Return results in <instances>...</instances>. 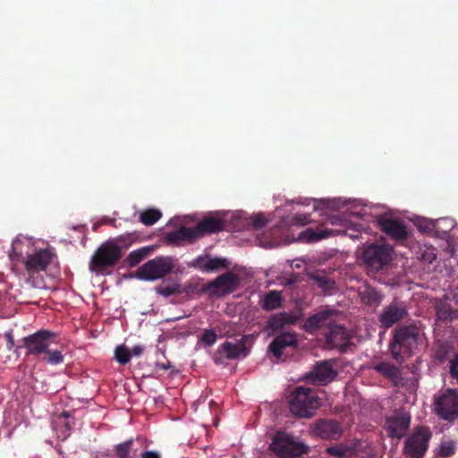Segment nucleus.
<instances>
[{"label":"nucleus","instance_id":"nucleus-3","mask_svg":"<svg viewBox=\"0 0 458 458\" xmlns=\"http://www.w3.org/2000/svg\"><path fill=\"white\" fill-rule=\"evenodd\" d=\"M123 241V236H120L102 243L90 259V271L96 275H104L108 268L115 266L122 258L119 243Z\"/></svg>","mask_w":458,"mask_h":458},{"label":"nucleus","instance_id":"nucleus-11","mask_svg":"<svg viewBox=\"0 0 458 458\" xmlns=\"http://www.w3.org/2000/svg\"><path fill=\"white\" fill-rule=\"evenodd\" d=\"M393 255V249L387 244L372 243L363 251L364 262L376 269H380L387 265Z\"/></svg>","mask_w":458,"mask_h":458},{"label":"nucleus","instance_id":"nucleus-26","mask_svg":"<svg viewBox=\"0 0 458 458\" xmlns=\"http://www.w3.org/2000/svg\"><path fill=\"white\" fill-rule=\"evenodd\" d=\"M373 369L394 383L400 379L399 369L388 362H379L375 364Z\"/></svg>","mask_w":458,"mask_h":458},{"label":"nucleus","instance_id":"nucleus-52","mask_svg":"<svg viewBox=\"0 0 458 458\" xmlns=\"http://www.w3.org/2000/svg\"><path fill=\"white\" fill-rule=\"evenodd\" d=\"M157 367L165 370V369H168L169 368H171V365H170V363H167V364L157 363Z\"/></svg>","mask_w":458,"mask_h":458},{"label":"nucleus","instance_id":"nucleus-15","mask_svg":"<svg viewBox=\"0 0 458 458\" xmlns=\"http://www.w3.org/2000/svg\"><path fill=\"white\" fill-rule=\"evenodd\" d=\"M248 341L250 336L244 335L233 342H225L219 346L218 352L228 360L244 359L250 352V347L247 346Z\"/></svg>","mask_w":458,"mask_h":458},{"label":"nucleus","instance_id":"nucleus-20","mask_svg":"<svg viewBox=\"0 0 458 458\" xmlns=\"http://www.w3.org/2000/svg\"><path fill=\"white\" fill-rule=\"evenodd\" d=\"M296 344V335L292 332H284L270 343L268 350L276 359H280L285 348L294 347Z\"/></svg>","mask_w":458,"mask_h":458},{"label":"nucleus","instance_id":"nucleus-19","mask_svg":"<svg viewBox=\"0 0 458 458\" xmlns=\"http://www.w3.org/2000/svg\"><path fill=\"white\" fill-rule=\"evenodd\" d=\"M406 314V308L403 303H391L380 313L379 321L382 327L388 328L403 318Z\"/></svg>","mask_w":458,"mask_h":458},{"label":"nucleus","instance_id":"nucleus-16","mask_svg":"<svg viewBox=\"0 0 458 458\" xmlns=\"http://www.w3.org/2000/svg\"><path fill=\"white\" fill-rule=\"evenodd\" d=\"M377 224L388 236L394 240H403L407 237L408 232L403 222L394 219L390 216H380Z\"/></svg>","mask_w":458,"mask_h":458},{"label":"nucleus","instance_id":"nucleus-37","mask_svg":"<svg viewBox=\"0 0 458 458\" xmlns=\"http://www.w3.org/2000/svg\"><path fill=\"white\" fill-rule=\"evenodd\" d=\"M296 241L302 243H310L315 242V231L311 228H309L301 232Z\"/></svg>","mask_w":458,"mask_h":458},{"label":"nucleus","instance_id":"nucleus-34","mask_svg":"<svg viewBox=\"0 0 458 458\" xmlns=\"http://www.w3.org/2000/svg\"><path fill=\"white\" fill-rule=\"evenodd\" d=\"M157 293L164 297H168L179 292V285L173 284H161L156 288Z\"/></svg>","mask_w":458,"mask_h":458},{"label":"nucleus","instance_id":"nucleus-1","mask_svg":"<svg viewBox=\"0 0 458 458\" xmlns=\"http://www.w3.org/2000/svg\"><path fill=\"white\" fill-rule=\"evenodd\" d=\"M351 206L348 215H337L328 218L331 225L339 228L317 229V241L326 239L330 236L347 233L348 231L362 232L366 227L361 223L353 222L351 217H364L371 215L367 208H379L377 205H369L363 199L335 198V199H317V211L322 208L337 209L341 207Z\"/></svg>","mask_w":458,"mask_h":458},{"label":"nucleus","instance_id":"nucleus-5","mask_svg":"<svg viewBox=\"0 0 458 458\" xmlns=\"http://www.w3.org/2000/svg\"><path fill=\"white\" fill-rule=\"evenodd\" d=\"M224 220L216 216H208L194 227H181L168 234V240L173 242L191 241L203 236L205 233H214L223 230Z\"/></svg>","mask_w":458,"mask_h":458},{"label":"nucleus","instance_id":"nucleus-42","mask_svg":"<svg viewBox=\"0 0 458 458\" xmlns=\"http://www.w3.org/2000/svg\"><path fill=\"white\" fill-rule=\"evenodd\" d=\"M334 312L335 311L333 310H327V309L321 310L318 312H317V315H316L317 325L318 324V322L325 320L327 318H329L330 316H332ZM318 327L319 331L322 330V328L320 327Z\"/></svg>","mask_w":458,"mask_h":458},{"label":"nucleus","instance_id":"nucleus-22","mask_svg":"<svg viewBox=\"0 0 458 458\" xmlns=\"http://www.w3.org/2000/svg\"><path fill=\"white\" fill-rule=\"evenodd\" d=\"M341 435L339 425L332 420L317 421V436L323 438H337Z\"/></svg>","mask_w":458,"mask_h":458},{"label":"nucleus","instance_id":"nucleus-24","mask_svg":"<svg viewBox=\"0 0 458 458\" xmlns=\"http://www.w3.org/2000/svg\"><path fill=\"white\" fill-rule=\"evenodd\" d=\"M327 452L333 456L339 458H350L357 452V445L353 443L348 444H338L334 446H330L327 449Z\"/></svg>","mask_w":458,"mask_h":458},{"label":"nucleus","instance_id":"nucleus-30","mask_svg":"<svg viewBox=\"0 0 458 458\" xmlns=\"http://www.w3.org/2000/svg\"><path fill=\"white\" fill-rule=\"evenodd\" d=\"M114 355L116 360L123 365L128 363L131 360V352L124 345L117 346L114 351Z\"/></svg>","mask_w":458,"mask_h":458},{"label":"nucleus","instance_id":"nucleus-50","mask_svg":"<svg viewBox=\"0 0 458 458\" xmlns=\"http://www.w3.org/2000/svg\"><path fill=\"white\" fill-rule=\"evenodd\" d=\"M141 458H161V456L157 451H147L142 453Z\"/></svg>","mask_w":458,"mask_h":458},{"label":"nucleus","instance_id":"nucleus-33","mask_svg":"<svg viewBox=\"0 0 458 458\" xmlns=\"http://www.w3.org/2000/svg\"><path fill=\"white\" fill-rule=\"evenodd\" d=\"M312 221L311 214L310 213H299L296 212V214L292 217L291 225H297V226H303L308 224H310Z\"/></svg>","mask_w":458,"mask_h":458},{"label":"nucleus","instance_id":"nucleus-48","mask_svg":"<svg viewBox=\"0 0 458 458\" xmlns=\"http://www.w3.org/2000/svg\"><path fill=\"white\" fill-rule=\"evenodd\" d=\"M298 281H299V276L293 275L289 278H286L284 281H283L281 284L285 286H291Z\"/></svg>","mask_w":458,"mask_h":458},{"label":"nucleus","instance_id":"nucleus-36","mask_svg":"<svg viewBox=\"0 0 458 458\" xmlns=\"http://www.w3.org/2000/svg\"><path fill=\"white\" fill-rule=\"evenodd\" d=\"M455 451V443L453 440H445L440 444L439 454L443 457L452 455Z\"/></svg>","mask_w":458,"mask_h":458},{"label":"nucleus","instance_id":"nucleus-25","mask_svg":"<svg viewBox=\"0 0 458 458\" xmlns=\"http://www.w3.org/2000/svg\"><path fill=\"white\" fill-rule=\"evenodd\" d=\"M291 323H293V320L290 316L285 313H278L269 318L267 328L270 330V334H276L283 329L285 325Z\"/></svg>","mask_w":458,"mask_h":458},{"label":"nucleus","instance_id":"nucleus-14","mask_svg":"<svg viewBox=\"0 0 458 458\" xmlns=\"http://www.w3.org/2000/svg\"><path fill=\"white\" fill-rule=\"evenodd\" d=\"M322 334L326 339L325 349H337L340 352H344L351 344L352 335L343 326L330 325L328 329Z\"/></svg>","mask_w":458,"mask_h":458},{"label":"nucleus","instance_id":"nucleus-51","mask_svg":"<svg viewBox=\"0 0 458 458\" xmlns=\"http://www.w3.org/2000/svg\"><path fill=\"white\" fill-rule=\"evenodd\" d=\"M5 337L7 339V349L11 351L14 346V341L11 333H6Z\"/></svg>","mask_w":458,"mask_h":458},{"label":"nucleus","instance_id":"nucleus-44","mask_svg":"<svg viewBox=\"0 0 458 458\" xmlns=\"http://www.w3.org/2000/svg\"><path fill=\"white\" fill-rule=\"evenodd\" d=\"M304 328L306 331L310 333H313L315 331V317H310L308 320L304 324Z\"/></svg>","mask_w":458,"mask_h":458},{"label":"nucleus","instance_id":"nucleus-27","mask_svg":"<svg viewBox=\"0 0 458 458\" xmlns=\"http://www.w3.org/2000/svg\"><path fill=\"white\" fill-rule=\"evenodd\" d=\"M318 289L325 295L332 294L335 290V282L332 279L317 275V294Z\"/></svg>","mask_w":458,"mask_h":458},{"label":"nucleus","instance_id":"nucleus-46","mask_svg":"<svg viewBox=\"0 0 458 458\" xmlns=\"http://www.w3.org/2000/svg\"><path fill=\"white\" fill-rule=\"evenodd\" d=\"M450 371L454 377L458 379V356L452 360L450 365Z\"/></svg>","mask_w":458,"mask_h":458},{"label":"nucleus","instance_id":"nucleus-6","mask_svg":"<svg viewBox=\"0 0 458 458\" xmlns=\"http://www.w3.org/2000/svg\"><path fill=\"white\" fill-rule=\"evenodd\" d=\"M292 413L302 418L312 417L315 412V391L312 387L298 386L287 397Z\"/></svg>","mask_w":458,"mask_h":458},{"label":"nucleus","instance_id":"nucleus-9","mask_svg":"<svg viewBox=\"0 0 458 458\" xmlns=\"http://www.w3.org/2000/svg\"><path fill=\"white\" fill-rule=\"evenodd\" d=\"M273 452L282 458H294L306 452V445L296 442L289 435L278 432L270 445Z\"/></svg>","mask_w":458,"mask_h":458},{"label":"nucleus","instance_id":"nucleus-40","mask_svg":"<svg viewBox=\"0 0 458 458\" xmlns=\"http://www.w3.org/2000/svg\"><path fill=\"white\" fill-rule=\"evenodd\" d=\"M362 300L368 303L378 302L379 296L376 291L372 289H367L362 293Z\"/></svg>","mask_w":458,"mask_h":458},{"label":"nucleus","instance_id":"nucleus-43","mask_svg":"<svg viewBox=\"0 0 458 458\" xmlns=\"http://www.w3.org/2000/svg\"><path fill=\"white\" fill-rule=\"evenodd\" d=\"M258 244L261 247L271 249L277 247L279 245V242L277 241H269L267 242L265 237L258 239Z\"/></svg>","mask_w":458,"mask_h":458},{"label":"nucleus","instance_id":"nucleus-49","mask_svg":"<svg viewBox=\"0 0 458 458\" xmlns=\"http://www.w3.org/2000/svg\"><path fill=\"white\" fill-rule=\"evenodd\" d=\"M143 351H144V347L142 345H135L130 350L131 357V356L139 357L143 353Z\"/></svg>","mask_w":458,"mask_h":458},{"label":"nucleus","instance_id":"nucleus-10","mask_svg":"<svg viewBox=\"0 0 458 458\" xmlns=\"http://www.w3.org/2000/svg\"><path fill=\"white\" fill-rule=\"evenodd\" d=\"M434 410L442 419L454 420L458 417V394L452 389L439 393L435 398Z\"/></svg>","mask_w":458,"mask_h":458},{"label":"nucleus","instance_id":"nucleus-17","mask_svg":"<svg viewBox=\"0 0 458 458\" xmlns=\"http://www.w3.org/2000/svg\"><path fill=\"white\" fill-rule=\"evenodd\" d=\"M190 267H195L203 272H215L229 267V261L224 258L211 256H199L194 259Z\"/></svg>","mask_w":458,"mask_h":458},{"label":"nucleus","instance_id":"nucleus-8","mask_svg":"<svg viewBox=\"0 0 458 458\" xmlns=\"http://www.w3.org/2000/svg\"><path fill=\"white\" fill-rule=\"evenodd\" d=\"M240 278L233 272L225 273L215 280L205 284L201 287V292L209 296H223L234 292L239 285Z\"/></svg>","mask_w":458,"mask_h":458},{"label":"nucleus","instance_id":"nucleus-28","mask_svg":"<svg viewBox=\"0 0 458 458\" xmlns=\"http://www.w3.org/2000/svg\"><path fill=\"white\" fill-rule=\"evenodd\" d=\"M161 212L157 209L151 208L143 211L140 215V220L146 225H152L161 217Z\"/></svg>","mask_w":458,"mask_h":458},{"label":"nucleus","instance_id":"nucleus-45","mask_svg":"<svg viewBox=\"0 0 458 458\" xmlns=\"http://www.w3.org/2000/svg\"><path fill=\"white\" fill-rule=\"evenodd\" d=\"M438 224H444V227L449 229H452L454 227V221L450 218H441L437 220V225Z\"/></svg>","mask_w":458,"mask_h":458},{"label":"nucleus","instance_id":"nucleus-38","mask_svg":"<svg viewBox=\"0 0 458 458\" xmlns=\"http://www.w3.org/2000/svg\"><path fill=\"white\" fill-rule=\"evenodd\" d=\"M217 339V335L213 329H205L201 336V341L207 345H213Z\"/></svg>","mask_w":458,"mask_h":458},{"label":"nucleus","instance_id":"nucleus-18","mask_svg":"<svg viewBox=\"0 0 458 458\" xmlns=\"http://www.w3.org/2000/svg\"><path fill=\"white\" fill-rule=\"evenodd\" d=\"M410 416L405 412L396 413L386 418V430L391 437H402L410 425Z\"/></svg>","mask_w":458,"mask_h":458},{"label":"nucleus","instance_id":"nucleus-47","mask_svg":"<svg viewBox=\"0 0 458 458\" xmlns=\"http://www.w3.org/2000/svg\"><path fill=\"white\" fill-rule=\"evenodd\" d=\"M265 225V218L262 215H256L253 217V225L256 228L262 227Z\"/></svg>","mask_w":458,"mask_h":458},{"label":"nucleus","instance_id":"nucleus-12","mask_svg":"<svg viewBox=\"0 0 458 458\" xmlns=\"http://www.w3.org/2000/svg\"><path fill=\"white\" fill-rule=\"evenodd\" d=\"M431 433L428 428H418L406 440L404 451L411 458H419L428 449Z\"/></svg>","mask_w":458,"mask_h":458},{"label":"nucleus","instance_id":"nucleus-29","mask_svg":"<svg viewBox=\"0 0 458 458\" xmlns=\"http://www.w3.org/2000/svg\"><path fill=\"white\" fill-rule=\"evenodd\" d=\"M288 263L290 265V267L292 268H296V269H300V268H304V270L306 271V274L308 276H310L311 278H315V276H314V273L311 269V267H310V264H308V262L306 261V259H293V260H288Z\"/></svg>","mask_w":458,"mask_h":458},{"label":"nucleus","instance_id":"nucleus-7","mask_svg":"<svg viewBox=\"0 0 458 458\" xmlns=\"http://www.w3.org/2000/svg\"><path fill=\"white\" fill-rule=\"evenodd\" d=\"M174 267L173 259L170 257H157L140 266L135 274L138 279L155 281L169 274Z\"/></svg>","mask_w":458,"mask_h":458},{"label":"nucleus","instance_id":"nucleus-23","mask_svg":"<svg viewBox=\"0 0 458 458\" xmlns=\"http://www.w3.org/2000/svg\"><path fill=\"white\" fill-rule=\"evenodd\" d=\"M282 294L279 291H269L260 301L261 308L266 311H272L281 307Z\"/></svg>","mask_w":458,"mask_h":458},{"label":"nucleus","instance_id":"nucleus-41","mask_svg":"<svg viewBox=\"0 0 458 458\" xmlns=\"http://www.w3.org/2000/svg\"><path fill=\"white\" fill-rule=\"evenodd\" d=\"M421 258L424 261L432 263L437 259L436 250L433 247H427Z\"/></svg>","mask_w":458,"mask_h":458},{"label":"nucleus","instance_id":"nucleus-32","mask_svg":"<svg viewBox=\"0 0 458 458\" xmlns=\"http://www.w3.org/2000/svg\"><path fill=\"white\" fill-rule=\"evenodd\" d=\"M147 253L148 250L145 248L131 251L128 256L129 265L131 267L136 266L147 256Z\"/></svg>","mask_w":458,"mask_h":458},{"label":"nucleus","instance_id":"nucleus-53","mask_svg":"<svg viewBox=\"0 0 458 458\" xmlns=\"http://www.w3.org/2000/svg\"><path fill=\"white\" fill-rule=\"evenodd\" d=\"M349 235H350V237H352V238L356 237L354 234H352V233H350Z\"/></svg>","mask_w":458,"mask_h":458},{"label":"nucleus","instance_id":"nucleus-13","mask_svg":"<svg viewBox=\"0 0 458 458\" xmlns=\"http://www.w3.org/2000/svg\"><path fill=\"white\" fill-rule=\"evenodd\" d=\"M24 347L27 354L39 355L45 353L47 348L55 343V337L53 333L46 330H39L27 337H24Z\"/></svg>","mask_w":458,"mask_h":458},{"label":"nucleus","instance_id":"nucleus-39","mask_svg":"<svg viewBox=\"0 0 458 458\" xmlns=\"http://www.w3.org/2000/svg\"><path fill=\"white\" fill-rule=\"evenodd\" d=\"M418 227L420 231H423V232L431 231L437 227V220L422 218L420 221Z\"/></svg>","mask_w":458,"mask_h":458},{"label":"nucleus","instance_id":"nucleus-21","mask_svg":"<svg viewBox=\"0 0 458 458\" xmlns=\"http://www.w3.org/2000/svg\"><path fill=\"white\" fill-rule=\"evenodd\" d=\"M334 360L317 363V384L327 385L332 382L337 375Z\"/></svg>","mask_w":458,"mask_h":458},{"label":"nucleus","instance_id":"nucleus-31","mask_svg":"<svg viewBox=\"0 0 458 458\" xmlns=\"http://www.w3.org/2000/svg\"><path fill=\"white\" fill-rule=\"evenodd\" d=\"M45 354L47 356V362L51 365H58L64 361V356L59 350H52L51 347H49L47 351L45 352Z\"/></svg>","mask_w":458,"mask_h":458},{"label":"nucleus","instance_id":"nucleus-2","mask_svg":"<svg viewBox=\"0 0 458 458\" xmlns=\"http://www.w3.org/2000/svg\"><path fill=\"white\" fill-rule=\"evenodd\" d=\"M9 258L21 259L26 271L35 274L47 269L54 260L55 252L39 239L20 234L13 241Z\"/></svg>","mask_w":458,"mask_h":458},{"label":"nucleus","instance_id":"nucleus-4","mask_svg":"<svg viewBox=\"0 0 458 458\" xmlns=\"http://www.w3.org/2000/svg\"><path fill=\"white\" fill-rule=\"evenodd\" d=\"M423 340V335L416 326H402L395 329L394 341L390 345L393 358L398 361L403 360L402 353H410Z\"/></svg>","mask_w":458,"mask_h":458},{"label":"nucleus","instance_id":"nucleus-35","mask_svg":"<svg viewBox=\"0 0 458 458\" xmlns=\"http://www.w3.org/2000/svg\"><path fill=\"white\" fill-rule=\"evenodd\" d=\"M133 441L131 439L127 440L116 446V455L118 458H132L130 453L131 445Z\"/></svg>","mask_w":458,"mask_h":458}]
</instances>
